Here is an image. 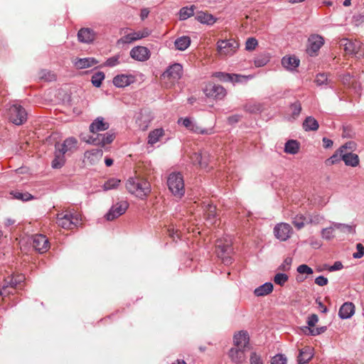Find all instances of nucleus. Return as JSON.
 Instances as JSON below:
<instances>
[{"instance_id":"34","label":"nucleus","mask_w":364,"mask_h":364,"mask_svg":"<svg viewBox=\"0 0 364 364\" xmlns=\"http://www.w3.org/2000/svg\"><path fill=\"white\" fill-rule=\"evenodd\" d=\"M302 126L306 132H311L318 130L319 124L314 117L309 116L304 120Z\"/></svg>"},{"instance_id":"62","label":"nucleus","mask_w":364,"mask_h":364,"mask_svg":"<svg viewBox=\"0 0 364 364\" xmlns=\"http://www.w3.org/2000/svg\"><path fill=\"white\" fill-rule=\"evenodd\" d=\"M318 318L316 314H311L308 317L307 324L309 326V328H312L315 326L316 323L318 322Z\"/></svg>"},{"instance_id":"3","label":"nucleus","mask_w":364,"mask_h":364,"mask_svg":"<svg viewBox=\"0 0 364 364\" xmlns=\"http://www.w3.org/2000/svg\"><path fill=\"white\" fill-rule=\"evenodd\" d=\"M340 46L348 55H353L358 58L364 56V46L358 40L342 38L340 41Z\"/></svg>"},{"instance_id":"4","label":"nucleus","mask_w":364,"mask_h":364,"mask_svg":"<svg viewBox=\"0 0 364 364\" xmlns=\"http://www.w3.org/2000/svg\"><path fill=\"white\" fill-rule=\"evenodd\" d=\"M9 120L16 124L21 125L27 120V112L20 105H10L7 108Z\"/></svg>"},{"instance_id":"17","label":"nucleus","mask_w":364,"mask_h":364,"mask_svg":"<svg viewBox=\"0 0 364 364\" xmlns=\"http://www.w3.org/2000/svg\"><path fill=\"white\" fill-rule=\"evenodd\" d=\"M77 140L75 137H69L66 139L62 144H56L55 149L63 154L67 153H73L77 148Z\"/></svg>"},{"instance_id":"40","label":"nucleus","mask_w":364,"mask_h":364,"mask_svg":"<svg viewBox=\"0 0 364 364\" xmlns=\"http://www.w3.org/2000/svg\"><path fill=\"white\" fill-rule=\"evenodd\" d=\"M343 154L344 152H341L340 149H337L330 158L326 160V165L331 166L339 163L343 161Z\"/></svg>"},{"instance_id":"61","label":"nucleus","mask_w":364,"mask_h":364,"mask_svg":"<svg viewBox=\"0 0 364 364\" xmlns=\"http://www.w3.org/2000/svg\"><path fill=\"white\" fill-rule=\"evenodd\" d=\"M357 252H354L353 256L354 258L360 259L364 255V246L358 243L356 245Z\"/></svg>"},{"instance_id":"58","label":"nucleus","mask_w":364,"mask_h":364,"mask_svg":"<svg viewBox=\"0 0 364 364\" xmlns=\"http://www.w3.org/2000/svg\"><path fill=\"white\" fill-rule=\"evenodd\" d=\"M355 144L353 141H348L342 145L339 149L341 152H347V150H350L351 152L355 148Z\"/></svg>"},{"instance_id":"25","label":"nucleus","mask_w":364,"mask_h":364,"mask_svg":"<svg viewBox=\"0 0 364 364\" xmlns=\"http://www.w3.org/2000/svg\"><path fill=\"white\" fill-rule=\"evenodd\" d=\"M355 313V306L351 302H345L338 311V316L341 319H348Z\"/></svg>"},{"instance_id":"14","label":"nucleus","mask_w":364,"mask_h":364,"mask_svg":"<svg viewBox=\"0 0 364 364\" xmlns=\"http://www.w3.org/2000/svg\"><path fill=\"white\" fill-rule=\"evenodd\" d=\"M23 280L24 276L23 275L19 276V280L16 279L14 277L5 279L4 284L0 289V295L6 296L10 294H13V291H10L9 289H13L18 284H21Z\"/></svg>"},{"instance_id":"26","label":"nucleus","mask_w":364,"mask_h":364,"mask_svg":"<svg viewBox=\"0 0 364 364\" xmlns=\"http://www.w3.org/2000/svg\"><path fill=\"white\" fill-rule=\"evenodd\" d=\"M128 58L122 53H119L112 57L108 58L104 63V66L113 68L121 63H126Z\"/></svg>"},{"instance_id":"53","label":"nucleus","mask_w":364,"mask_h":364,"mask_svg":"<svg viewBox=\"0 0 364 364\" xmlns=\"http://www.w3.org/2000/svg\"><path fill=\"white\" fill-rule=\"evenodd\" d=\"M315 82L318 86L328 85V80L326 74H325V73L318 74L316 77Z\"/></svg>"},{"instance_id":"20","label":"nucleus","mask_w":364,"mask_h":364,"mask_svg":"<svg viewBox=\"0 0 364 364\" xmlns=\"http://www.w3.org/2000/svg\"><path fill=\"white\" fill-rule=\"evenodd\" d=\"M109 127V123L105 122L102 117H98L90 124L89 129L92 135L96 136L99 132L107 130Z\"/></svg>"},{"instance_id":"43","label":"nucleus","mask_w":364,"mask_h":364,"mask_svg":"<svg viewBox=\"0 0 364 364\" xmlns=\"http://www.w3.org/2000/svg\"><path fill=\"white\" fill-rule=\"evenodd\" d=\"M121 181L116 178H111L108 179L102 186V188L104 191H109L116 189L120 184Z\"/></svg>"},{"instance_id":"56","label":"nucleus","mask_w":364,"mask_h":364,"mask_svg":"<svg viewBox=\"0 0 364 364\" xmlns=\"http://www.w3.org/2000/svg\"><path fill=\"white\" fill-rule=\"evenodd\" d=\"M271 364H287V358L282 354H277L272 358Z\"/></svg>"},{"instance_id":"15","label":"nucleus","mask_w":364,"mask_h":364,"mask_svg":"<svg viewBox=\"0 0 364 364\" xmlns=\"http://www.w3.org/2000/svg\"><path fill=\"white\" fill-rule=\"evenodd\" d=\"M33 247L39 253H44L49 249V241L44 235H35L33 237Z\"/></svg>"},{"instance_id":"23","label":"nucleus","mask_w":364,"mask_h":364,"mask_svg":"<svg viewBox=\"0 0 364 364\" xmlns=\"http://www.w3.org/2000/svg\"><path fill=\"white\" fill-rule=\"evenodd\" d=\"M208 155L205 153L194 152L190 156L192 164L198 165L200 168H206L208 164Z\"/></svg>"},{"instance_id":"9","label":"nucleus","mask_w":364,"mask_h":364,"mask_svg":"<svg viewBox=\"0 0 364 364\" xmlns=\"http://www.w3.org/2000/svg\"><path fill=\"white\" fill-rule=\"evenodd\" d=\"M115 138L114 133L107 132L105 134H97L96 136H89L85 141L88 144L104 146L112 143Z\"/></svg>"},{"instance_id":"60","label":"nucleus","mask_w":364,"mask_h":364,"mask_svg":"<svg viewBox=\"0 0 364 364\" xmlns=\"http://www.w3.org/2000/svg\"><path fill=\"white\" fill-rule=\"evenodd\" d=\"M353 23L356 26H359L364 23V15L360 14L353 15Z\"/></svg>"},{"instance_id":"57","label":"nucleus","mask_w":364,"mask_h":364,"mask_svg":"<svg viewBox=\"0 0 364 364\" xmlns=\"http://www.w3.org/2000/svg\"><path fill=\"white\" fill-rule=\"evenodd\" d=\"M297 272L299 274H313V269L306 264H301L297 267Z\"/></svg>"},{"instance_id":"27","label":"nucleus","mask_w":364,"mask_h":364,"mask_svg":"<svg viewBox=\"0 0 364 364\" xmlns=\"http://www.w3.org/2000/svg\"><path fill=\"white\" fill-rule=\"evenodd\" d=\"M323 38L318 35H313L309 38V52H317L323 44Z\"/></svg>"},{"instance_id":"10","label":"nucleus","mask_w":364,"mask_h":364,"mask_svg":"<svg viewBox=\"0 0 364 364\" xmlns=\"http://www.w3.org/2000/svg\"><path fill=\"white\" fill-rule=\"evenodd\" d=\"M129 208V203L126 200H122L114 204L105 215L107 220L111 221L123 215Z\"/></svg>"},{"instance_id":"54","label":"nucleus","mask_w":364,"mask_h":364,"mask_svg":"<svg viewBox=\"0 0 364 364\" xmlns=\"http://www.w3.org/2000/svg\"><path fill=\"white\" fill-rule=\"evenodd\" d=\"M258 45L257 40L255 38H248L245 43V49L247 50H253Z\"/></svg>"},{"instance_id":"52","label":"nucleus","mask_w":364,"mask_h":364,"mask_svg":"<svg viewBox=\"0 0 364 364\" xmlns=\"http://www.w3.org/2000/svg\"><path fill=\"white\" fill-rule=\"evenodd\" d=\"M250 364H264V360L261 355L256 352H252L250 357Z\"/></svg>"},{"instance_id":"13","label":"nucleus","mask_w":364,"mask_h":364,"mask_svg":"<svg viewBox=\"0 0 364 364\" xmlns=\"http://www.w3.org/2000/svg\"><path fill=\"white\" fill-rule=\"evenodd\" d=\"M136 76L132 74H119L114 77L113 85L119 88H123L136 82Z\"/></svg>"},{"instance_id":"2","label":"nucleus","mask_w":364,"mask_h":364,"mask_svg":"<svg viewBox=\"0 0 364 364\" xmlns=\"http://www.w3.org/2000/svg\"><path fill=\"white\" fill-rule=\"evenodd\" d=\"M167 184L174 196L181 198L184 195V181L180 173H171L168 178Z\"/></svg>"},{"instance_id":"64","label":"nucleus","mask_w":364,"mask_h":364,"mask_svg":"<svg viewBox=\"0 0 364 364\" xmlns=\"http://www.w3.org/2000/svg\"><path fill=\"white\" fill-rule=\"evenodd\" d=\"M328 282V279L323 276H318L315 279V283L320 287L326 285Z\"/></svg>"},{"instance_id":"30","label":"nucleus","mask_w":364,"mask_h":364,"mask_svg":"<svg viewBox=\"0 0 364 364\" xmlns=\"http://www.w3.org/2000/svg\"><path fill=\"white\" fill-rule=\"evenodd\" d=\"M97 63H98V61L94 58H77L74 62L75 66L77 69L87 68Z\"/></svg>"},{"instance_id":"63","label":"nucleus","mask_w":364,"mask_h":364,"mask_svg":"<svg viewBox=\"0 0 364 364\" xmlns=\"http://www.w3.org/2000/svg\"><path fill=\"white\" fill-rule=\"evenodd\" d=\"M134 41V38L132 37V33L124 36L119 41V43H131Z\"/></svg>"},{"instance_id":"38","label":"nucleus","mask_w":364,"mask_h":364,"mask_svg":"<svg viewBox=\"0 0 364 364\" xmlns=\"http://www.w3.org/2000/svg\"><path fill=\"white\" fill-rule=\"evenodd\" d=\"M164 134V131L162 128L156 129L151 131L148 136V144L151 145L155 144L158 142L160 138Z\"/></svg>"},{"instance_id":"36","label":"nucleus","mask_w":364,"mask_h":364,"mask_svg":"<svg viewBox=\"0 0 364 364\" xmlns=\"http://www.w3.org/2000/svg\"><path fill=\"white\" fill-rule=\"evenodd\" d=\"M299 143L296 140H288L284 145V152L289 154H296L299 150Z\"/></svg>"},{"instance_id":"19","label":"nucleus","mask_w":364,"mask_h":364,"mask_svg":"<svg viewBox=\"0 0 364 364\" xmlns=\"http://www.w3.org/2000/svg\"><path fill=\"white\" fill-rule=\"evenodd\" d=\"M96 37V33L90 28H82L77 32L78 41L84 43H92Z\"/></svg>"},{"instance_id":"11","label":"nucleus","mask_w":364,"mask_h":364,"mask_svg":"<svg viewBox=\"0 0 364 364\" xmlns=\"http://www.w3.org/2000/svg\"><path fill=\"white\" fill-rule=\"evenodd\" d=\"M203 91L208 97H212L216 100H223L227 95L226 90L220 85L208 84Z\"/></svg>"},{"instance_id":"1","label":"nucleus","mask_w":364,"mask_h":364,"mask_svg":"<svg viewBox=\"0 0 364 364\" xmlns=\"http://www.w3.org/2000/svg\"><path fill=\"white\" fill-rule=\"evenodd\" d=\"M126 188L132 195L136 197L144 199L151 192V185L149 182L139 177H130L126 183Z\"/></svg>"},{"instance_id":"16","label":"nucleus","mask_w":364,"mask_h":364,"mask_svg":"<svg viewBox=\"0 0 364 364\" xmlns=\"http://www.w3.org/2000/svg\"><path fill=\"white\" fill-rule=\"evenodd\" d=\"M183 75V67L180 63H174L167 68L163 73L162 77H168L173 80H179Z\"/></svg>"},{"instance_id":"12","label":"nucleus","mask_w":364,"mask_h":364,"mask_svg":"<svg viewBox=\"0 0 364 364\" xmlns=\"http://www.w3.org/2000/svg\"><path fill=\"white\" fill-rule=\"evenodd\" d=\"M291 232L292 228L288 223H281L274 228V235L280 241L287 240L291 237Z\"/></svg>"},{"instance_id":"22","label":"nucleus","mask_w":364,"mask_h":364,"mask_svg":"<svg viewBox=\"0 0 364 364\" xmlns=\"http://www.w3.org/2000/svg\"><path fill=\"white\" fill-rule=\"evenodd\" d=\"M245 349L240 348H232L228 353V355L232 362L235 364H242L246 359Z\"/></svg>"},{"instance_id":"24","label":"nucleus","mask_w":364,"mask_h":364,"mask_svg":"<svg viewBox=\"0 0 364 364\" xmlns=\"http://www.w3.org/2000/svg\"><path fill=\"white\" fill-rule=\"evenodd\" d=\"M103 151L102 149L96 148L85 152V159L92 165L97 163L102 158Z\"/></svg>"},{"instance_id":"21","label":"nucleus","mask_w":364,"mask_h":364,"mask_svg":"<svg viewBox=\"0 0 364 364\" xmlns=\"http://www.w3.org/2000/svg\"><path fill=\"white\" fill-rule=\"evenodd\" d=\"M250 337L246 331H240L235 333L233 337L234 345L237 348L246 349L249 344Z\"/></svg>"},{"instance_id":"32","label":"nucleus","mask_w":364,"mask_h":364,"mask_svg":"<svg viewBox=\"0 0 364 364\" xmlns=\"http://www.w3.org/2000/svg\"><path fill=\"white\" fill-rule=\"evenodd\" d=\"M313 357L311 348L306 346L299 350L298 355V363L305 364L307 363Z\"/></svg>"},{"instance_id":"51","label":"nucleus","mask_w":364,"mask_h":364,"mask_svg":"<svg viewBox=\"0 0 364 364\" xmlns=\"http://www.w3.org/2000/svg\"><path fill=\"white\" fill-rule=\"evenodd\" d=\"M289 277L284 273H277L274 278V282L280 286H283L287 281Z\"/></svg>"},{"instance_id":"44","label":"nucleus","mask_w":364,"mask_h":364,"mask_svg":"<svg viewBox=\"0 0 364 364\" xmlns=\"http://www.w3.org/2000/svg\"><path fill=\"white\" fill-rule=\"evenodd\" d=\"M105 73L102 71H98L92 75L91 78L92 84L95 87H100L102 85V81L105 80Z\"/></svg>"},{"instance_id":"5","label":"nucleus","mask_w":364,"mask_h":364,"mask_svg":"<svg viewBox=\"0 0 364 364\" xmlns=\"http://www.w3.org/2000/svg\"><path fill=\"white\" fill-rule=\"evenodd\" d=\"M178 124H182L187 129L194 134L210 135L214 134V128H202L198 124L189 117H181L178 119Z\"/></svg>"},{"instance_id":"47","label":"nucleus","mask_w":364,"mask_h":364,"mask_svg":"<svg viewBox=\"0 0 364 364\" xmlns=\"http://www.w3.org/2000/svg\"><path fill=\"white\" fill-rule=\"evenodd\" d=\"M252 77L250 75H243L240 74H231V80L230 82L235 83H243L246 82L249 79H251Z\"/></svg>"},{"instance_id":"33","label":"nucleus","mask_w":364,"mask_h":364,"mask_svg":"<svg viewBox=\"0 0 364 364\" xmlns=\"http://www.w3.org/2000/svg\"><path fill=\"white\" fill-rule=\"evenodd\" d=\"M343 161L348 166L355 167L359 164V157L356 154L352 152H344Z\"/></svg>"},{"instance_id":"45","label":"nucleus","mask_w":364,"mask_h":364,"mask_svg":"<svg viewBox=\"0 0 364 364\" xmlns=\"http://www.w3.org/2000/svg\"><path fill=\"white\" fill-rule=\"evenodd\" d=\"M244 109L250 113H258L262 112V106L259 103H247L245 105Z\"/></svg>"},{"instance_id":"18","label":"nucleus","mask_w":364,"mask_h":364,"mask_svg":"<svg viewBox=\"0 0 364 364\" xmlns=\"http://www.w3.org/2000/svg\"><path fill=\"white\" fill-rule=\"evenodd\" d=\"M130 56L136 60L144 62L149 58L150 51L146 47L136 46L130 50Z\"/></svg>"},{"instance_id":"37","label":"nucleus","mask_w":364,"mask_h":364,"mask_svg":"<svg viewBox=\"0 0 364 364\" xmlns=\"http://www.w3.org/2000/svg\"><path fill=\"white\" fill-rule=\"evenodd\" d=\"M174 45L176 49L185 50L191 45V38L188 36H183L176 39Z\"/></svg>"},{"instance_id":"48","label":"nucleus","mask_w":364,"mask_h":364,"mask_svg":"<svg viewBox=\"0 0 364 364\" xmlns=\"http://www.w3.org/2000/svg\"><path fill=\"white\" fill-rule=\"evenodd\" d=\"M290 109H291L292 117H298L302 109L301 102L299 100L295 101L290 105Z\"/></svg>"},{"instance_id":"7","label":"nucleus","mask_w":364,"mask_h":364,"mask_svg":"<svg viewBox=\"0 0 364 364\" xmlns=\"http://www.w3.org/2000/svg\"><path fill=\"white\" fill-rule=\"evenodd\" d=\"M239 48V43L234 39L218 40L217 50L221 55H232Z\"/></svg>"},{"instance_id":"31","label":"nucleus","mask_w":364,"mask_h":364,"mask_svg":"<svg viewBox=\"0 0 364 364\" xmlns=\"http://www.w3.org/2000/svg\"><path fill=\"white\" fill-rule=\"evenodd\" d=\"M300 60L294 56H284L282 60L284 68L289 70H294L299 65Z\"/></svg>"},{"instance_id":"39","label":"nucleus","mask_w":364,"mask_h":364,"mask_svg":"<svg viewBox=\"0 0 364 364\" xmlns=\"http://www.w3.org/2000/svg\"><path fill=\"white\" fill-rule=\"evenodd\" d=\"M65 154L63 152H60L55 149V158L52 161V167L53 168H60L65 164Z\"/></svg>"},{"instance_id":"6","label":"nucleus","mask_w":364,"mask_h":364,"mask_svg":"<svg viewBox=\"0 0 364 364\" xmlns=\"http://www.w3.org/2000/svg\"><path fill=\"white\" fill-rule=\"evenodd\" d=\"M216 249L218 257L225 264L228 265L232 263V259L230 255L232 252V248L230 242H224L222 240H217Z\"/></svg>"},{"instance_id":"55","label":"nucleus","mask_w":364,"mask_h":364,"mask_svg":"<svg viewBox=\"0 0 364 364\" xmlns=\"http://www.w3.org/2000/svg\"><path fill=\"white\" fill-rule=\"evenodd\" d=\"M306 328L309 331V333L307 334L311 335V336L320 335V334L324 333L327 330L326 326H321V327H316V328L313 327L312 328L306 327Z\"/></svg>"},{"instance_id":"42","label":"nucleus","mask_w":364,"mask_h":364,"mask_svg":"<svg viewBox=\"0 0 364 364\" xmlns=\"http://www.w3.org/2000/svg\"><path fill=\"white\" fill-rule=\"evenodd\" d=\"M194 9V6H191L190 7L185 6L181 8L179 11V19L183 21L193 16Z\"/></svg>"},{"instance_id":"29","label":"nucleus","mask_w":364,"mask_h":364,"mask_svg":"<svg viewBox=\"0 0 364 364\" xmlns=\"http://www.w3.org/2000/svg\"><path fill=\"white\" fill-rule=\"evenodd\" d=\"M196 19L198 22L208 26L213 25L217 21V18L212 14L203 11L198 12L196 16Z\"/></svg>"},{"instance_id":"46","label":"nucleus","mask_w":364,"mask_h":364,"mask_svg":"<svg viewBox=\"0 0 364 364\" xmlns=\"http://www.w3.org/2000/svg\"><path fill=\"white\" fill-rule=\"evenodd\" d=\"M334 227L336 228L337 229L341 230V231L344 233H351V234L355 233V226H353V225L343 224V223H336L334 225Z\"/></svg>"},{"instance_id":"8","label":"nucleus","mask_w":364,"mask_h":364,"mask_svg":"<svg viewBox=\"0 0 364 364\" xmlns=\"http://www.w3.org/2000/svg\"><path fill=\"white\" fill-rule=\"evenodd\" d=\"M56 223L64 229H71L79 224L80 218L77 215L61 213L57 215Z\"/></svg>"},{"instance_id":"49","label":"nucleus","mask_w":364,"mask_h":364,"mask_svg":"<svg viewBox=\"0 0 364 364\" xmlns=\"http://www.w3.org/2000/svg\"><path fill=\"white\" fill-rule=\"evenodd\" d=\"M306 218L303 215H296L293 218L292 223L298 229H301L305 224Z\"/></svg>"},{"instance_id":"41","label":"nucleus","mask_w":364,"mask_h":364,"mask_svg":"<svg viewBox=\"0 0 364 364\" xmlns=\"http://www.w3.org/2000/svg\"><path fill=\"white\" fill-rule=\"evenodd\" d=\"M12 197L15 199L20 200L22 201H28L33 199V196L28 192H20L18 191H13L10 193Z\"/></svg>"},{"instance_id":"59","label":"nucleus","mask_w":364,"mask_h":364,"mask_svg":"<svg viewBox=\"0 0 364 364\" xmlns=\"http://www.w3.org/2000/svg\"><path fill=\"white\" fill-rule=\"evenodd\" d=\"M321 236L323 239L326 240H331L333 235V228H323L321 230Z\"/></svg>"},{"instance_id":"28","label":"nucleus","mask_w":364,"mask_h":364,"mask_svg":"<svg viewBox=\"0 0 364 364\" xmlns=\"http://www.w3.org/2000/svg\"><path fill=\"white\" fill-rule=\"evenodd\" d=\"M204 214L205 220L210 225H214L217 221L216 207L210 203H208L204 207Z\"/></svg>"},{"instance_id":"50","label":"nucleus","mask_w":364,"mask_h":364,"mask_svg":"<svg viewBox=\"0 0 364 364\" xmlns=\"http://www.w3.org/2000/svg\"><path fill=\"white\" fill-rule=\"evenodd\" d=\"M213 77L218 78L221 82H230L231 80V74L224 72H215L213 74Z\"/></svg>"},{"instance_id":"35","label":"nucleus","mask_w":364,"mask_h":364,"mask_svg":"<svg viewBox=\"0 0 364 364\" xmlns=\"http://www.w3.org/2000/svg\"><path fill=\"white\" fill-rule=\"evenodd\" d=\"M273 291V284L272 282H266L257 288H256L254 291L255 295L257 296H264L269 294Z\"/></svg>"}]
</instances>
